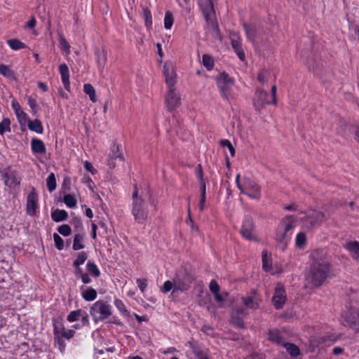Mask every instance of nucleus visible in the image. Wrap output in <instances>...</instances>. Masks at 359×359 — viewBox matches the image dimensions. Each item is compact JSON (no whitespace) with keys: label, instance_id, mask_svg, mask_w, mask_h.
<instances>
[{"label":"nucleus","instance_id":"1","mask_svg":"<svg viewBox=\"0 0 359 359\" xmlns=\"http://www.w3.org/2000/svg\"><path fill=\"white\" fill-rule=\"evenodd\" d=\"M311 258V263L306 276V284L308 287H319L330 276V262L324 252L318 250L312 252Z\"/></svg>","mask_w":359,"mask_h":359},{"label":"nucleus","instance_id":"2","mask_svg":"<svg viewBox=\"0 0 359 359\" xmlns=\"http://www.w3.org/2000/svg\"><path fill=\"white\" fill-rule=\"evenodd\" d=\"M215 1V0H197V4L206 22L207 27L211 28L217 34H219Z\"/></svg>","mask_w":359,"mask_h":359},{"label":"nucleus","instance_id":"3","mask_svg":"<svg viewBox=\"0 0 359 359\" xmlns=\"http://www.w3.org/2000/svg\"><path fill=\"white\" fill-rule=\"evenodd\" d=\"M297 219V217L292 215L282 219L276 231L275 238L278 243L287 244L290 240Z\"/></svg>","mask_w":359,"mask_h":359},{"label":"nucleus","instance_id":"4","mask_svg":"<svg viewBox=\"0 0 359 359\" xmlns=\"http://www.w3.org/2000/svg\"><path fill=\"white\" fill-rule=\"evenodd\" d=\"M132 198V215L134 216L135 222L139 224H143L148 217V210L145 202L142 197L138 196V191L137 189L133 191Z\"/></svg>","mask_w":359,"mask_h":359},{"label":"nucleus","instance_id":"5","mask_svg":"<svg viewBox=\"0 0 359 359\" xmlns=\"http://www.w3.org/2000/svg\"><path fill=\"white\" fill-rule=\"evenodd\" d=\"M216 83L222 99L229 102L233 99V79L225 72H222L216 78Z\"/></svg>","mask_w":359,"mask_h":359},{"label":"nucleus","instance_id":"6","mask_svg":"<svg viewBox=\"0 0 359 359\" xmlns=\"http://www.w3.org/2000/svg\"><path fill=\"white\" fill-rule=\"evenodd\" d=\"M90 314L95 322L104 320L111 315V306L103 301H97L90 307Z\"/></svg>","mask_w":359,"mask_h":359},{"label":"nucleus","instance_id":"7","mask_svg":"<svg viewBox=\"0 0 359 359\" xmlns=\"http://www.w3.org/2000/svg\"><path fill=\"white\" fill-rule=\"evenodd\" d=\"M325 219L323 212L311 210L305 213V216L300 218L302 227L306 229H312L319 226Z\"/></svg>","mask_w":359,"mask_h":359},{"label":"nucleus","instance_id":"8","mask_svg":"<svg viewBox=\"0 0 359 359\" xmlns=\"http://www.w3.org/2000/svg\"><path fill=\"white\" fill-rule=\"evenodd\" d=\"M341 318L349 327L359 325V305L351 306L342 313Z\"/></svg>","mask_w":359,"mask_h":359},{"label":"nucleus","instance_id":"9","mask_svg":"<svg viewBox=\"0 0 359 359\" xmlns=\"http://www.w3.org/2000/svg\"><path fill=\"white\" fill-rule=\"evenodd\" d=\"M244 186L245 194L250 198L259 201L261 198V187L253 180L245 177Z\"/></svg>","mask_w":359,"mask_h":359},{"label":"nucleus","instance_id":"10","mask_svg":"<svg viewBox=\"0 0 359 359\" xmlns=\"http://www.w3.org/2000/svg\"><path fill=\"white\" fill-rule=\"evenodd\" d=\"M120 145L114 143L111 147L107 158V165L111 169L116 168L117 162H123L124 158L120 151Z\"/></svg>","mask_w":359,"mask_h":359},{"label":"nucleus","instance_id":"11","mask_svg":"<svg viewBox=\"0 0 359 359\" xmlns=\"http://www.w3.org/2000/svg\"><path fill=\"white\" fill-rule=\"evenodd\" d=\"M165 103L169 111H172L180 106V95L176 92L174 87L168 88V92L165 97Z\"/></svg>","mask_w":359,"mask_h":359},{"label":"nucleus","instance_id":"12","mask_svg":"<svg viewBox=\"0 0 359 359\" xmlns=\"http://www.w3.org/2000/svg\"><path fill=\"white\" fill-rule=\"evenodd\" d=\"M53 332L58 343H60L62 338L70 339L75 334L73 330H66L62 323L54 324Z\"/></svg>","mask_w":359,"mask_h":359},{"label":"nucleus","instance_id":"13","mask_svg":"<svg viewBox=\"0 0 359 359\" xmlns=\"http://www.w3.org/2000/svg\"><path fill=\"white\" fill-rule=\"evenodd\" d=\"M242 301L247 309L256 310L259 309L262 299L256 292L253 291L243 297Z\"/></svg>","mask_w":359,"mask_h":359},{"label":"nucleus","instance_id":"14","mask_svg":"<svg viewBox=\"0 0 359 359\" xmlns=\"http://www.w3.org/2000/svg\"><path fill=\"white\" fill-rule=\"evenodd\" d=\"M287 299L285 290L283 286L278 285L272 299L273 304L276 309H282Z\"/></svg>","mask_w":359,"mask_h":359},{"label":"nucleus","instance_id":"15","mask_svg":"<svg viewBox=\"0 0 359 359\" xmlns=\"http://www.w3.org/2000/svg\"><path fill=\"white\" fill-rule=\"evenodd\" d=\"M268 93L263 90H257L255 92L253 99V106L256 110L260 111L266 104H269L268 100Z\"/></svg>","mask_w":359,"mask_h":359},{"label":"nucleus","instance_id":"16","mask_svg":"<svg viewBox=\"0 0 359 359\" xmlns=\"http://www.w3.org/2000/svg\"><path fill=\"white\" fill-rule=\"evenodd\" d=\"M38 208V196L36 193L35 189L32 188L31 192L27 197L26 212L27 214L33 216L34 215Z\"/></svg>","mask_w":359,"mask_h":359},{"label":"nucleus","instance_id":"17","mask_svg":"<svg viewBox=\"0 0 359 359\" xmlns=\"http://www.w3.org/2000/svg\"><path fill=\"white\" fill-rule=\"evenodd\" d=\"M163 73L165 77V82L168 88L174 87L176 82V73L174 65L171 63H165L163 66Z\"/></svg>","mask_w":359,"mask_h":359},{"label":"nucleus","instance_id":"18","mask_svg":"<svg viewBox=\"0 0 359 359\" xmlns=\"http://www.w3.org/2000/svg\"><path fill=\"white\" fill-rule=\"evenodd\" d=\"M254 230L253 221L250 218H246L242 225L241 233L242 236L248 241H256L252 232Z\"/></svg>","mask_w":359,"mask_h":359},{"label":"nucleus","instance_id":"19","mask_svg":"<svg viewBox=\"0 0 359 359\" xmlns=\"http://www.w3.org/2000/svg\"><path fill=\"white\" fill-rule=\"evenodd\" d=\"M231 43L239 59L244 61L245 58V53L242 47L241 37L237 34L233 33L231 35Z\"/></svg>","mask_w":359,"mask_h":359},{"label":"nucleus","instance_id":"20","mask_svg":"<svg viewBox=\"0 0 359 359\" xmlns=\"http://www.w3.org/2000/svg\"><path fill=\"white\" fill-rule=\"evenodd\" d=\"M59 72L61 75V79L62 82L64 85L65 88L69 91L71 86H70V81H69V67L66 64H61L59 66Z\"/></svg>","mask_w":359,"mask_h":359},{"label":"nucleus","instance_id":"21","mask_svg":"<svg viewBox=\"0 0 359 359\" xmlns=\"http://www.w3.org/2000/svg\"><path fill=\"white\" fill-rule=\"evenodd\" d=\"M11 106L20 124H25L27 121V115L22 110L19 103L16 100H13Z\"/></svg>","mask_w":359,"mask_h":359},{"label":"nucleus","instance_id":"22","mask_svg":"<svg viewBox=\"0 0 359 359\" xmlns=\"http://www.w3.org/2000/svg\"><path fill=\"white\" fill-rule=\"evenodd\" d=\"M243 28L248 40L252 43H254L259 33L258 27L255 25L243 23Z\"/></svg>","mask_w":359,"mask_h":359},{"label":"nucleus","instance_id":"23","mask_svg":"<svg viewBox=\"0 0 359 359\" xmlns=\"http://www.w3.org/2000/svg\"><path fill=\"white\" fill-rule=\"evenodd\" d=\"M345 248L349 252L351 257L356 262H359V242L349 241L345 245Z\"/></svg>","mask_w":359,"mask_h":359},{"label":"nucleus","instance_id":"24","mask_svg":"<svg viewBox=\"0 0 359 359\" xmlns=\"http://www.w3.org/2000/svg\"><path fill=\"white\" fill-rule=\"evenodd\" d=\"M4 177L5 184L10 188H15L20 183V179L13 172H6Z\"/></svg>","mask_w":359,"mask_h":359},{"label":"nucleus","instance_id":"25","mask_svg":"<svg viewBox=\"0 0 359 359\" xmlns=\"http://www.w3.org/2000/svg\"><path fill=\"white\" fill-rule=\"evenodd\" d=\"M191 281L190 279L187 280H175V287L172 290L173 294H177L179 292H184L188 290L191 287Z\"/></svg>","mask_w":359,"mask_h":359},{"label":"nucleus","instance_id":"26","mask_svg":"<svg viewBox=\"0 0 359 359\" xmlns=\"http://www.w3.org/2000/svg\"><path fill=\"white\" fill-rule=\"evenodd\" d=\"M31 149L33 154H43L46 151L44 143L37 138L31 140Z\"/></svg>","mask_w":359,"mask_h":359},{"label":"nucleus","instance_id":"27","mask_svg":"<svg viewBox=\"0 0 359 359\" xmlns=\"http://www.w3.org/2000/svg\"><path fill=\"white\" fill-rule=\"evenodd\" d=\"M268 339L273 343L280 346H283L285 343L283 339L280 332L277 330H270L269 332Z\"/></svg>","mask_w":359,"mask_h":359},{"label":"nucleus","instance_id":"28","mask_svg":"<svg viewBox=\"0 0 359 359\" xmlns=\"http://www.w3.org/2000/svg\"><path fill=\"white\" fill-rule=\"evenodd\" d=\"M67 217L68 214L65 210L56 209L51 212V218L55 222L65 221Z\"/></svg>","mask_w":359,"mask_h":359},{"label":"nucleus","instance_id":"29","mask_svg":"<svg viewBox=\"0 0 359 359\" xmlns=\"http://www.w3.org/2000/svg\"><path fill=\"white\" fill-rule=\"evenodd\" d=\"M142 16L144 20L146 28L149 30L152 27V15L150 10L147 7H143Z\"/></svg>","mask_w":359,"mask_h":359},{"label":"nucleus","instance_id":"30","mask_svg":"<svg viewBox=\"0 0 359 359\" xmlns=\"http://www.w3.org/2000/svg\"><path fill=\"white\" fill-rule=\"evenodd\" d=\"M27 122L28 128L30 130L34 131L38 134H41L43 133V126L39 119H35L34 121L27 119Z\"/></svg>","mask_w":359,"mask_h":359},{"label":"nucleus","instance_id":"31","mask_svg":"<svg viewBox=\"0 0 359 359\" xmlns=\"http://www.w3.org/2000/svg\"><path fill=\"white\" fill-rule=\"evenodd\" d=\"M114 305L116 307V309L119 311V312L123 317H125L126 318H128L130 317V313L126 309V307L122 300L116 299L114 300Z\"/></svg>","mask_w":359,"mask_h":359},{"label":"nucleus","instance_id":"32","mask_svg":"<svg viewBox=\"0 0 359 359\" xmlns=\"http://www.w3.org/2000/svg\"><path fill=\"white\" fill-rule=\"evenodd\" d=\"M84 238V233H76L74 237L72 248L74 250L77 251L84 248L83 243Z\"/></svg>","mask_w":359,"mask_h":359},{"label":"nucleus","instance_id":"33","mask_svg":"<svg viewBox=\"0 0 359 359\" xmlns=\"http://www.w3.org/2000/svg\"><path fill=\"white\" fill-rule=\"evenodd\" d=\"M0 74L10 80L15 79L14 72L6 65H0Z\"/></svg>","mask_w":359,"mask_h":359},{"label":"nucleus","instance_id":"34","mask_svg":"<svg viewBox=\"0 0 359 359\" xmlns=\"http://www.w3.org/2000/svg\"><path fill=\"white\" fill-rule=\"evenodd\" d=\"M84 93L89 96L90 100L93 102H97L96 93L94 87L90 83H86L83 86Z\"/></svg>","mask_w":359,"mask_h":359},{"label":"nucleus","instance_id":"35","mask_svg":"<svg viewBox=\"0 0 359 359\" xmlns=\"http://www.w3.org/2000/svg\"><path fill=\"white\" fill-rule=\"evenodd\" d=\"M97 295V294L96 290L92 287L87 289L81 293L82 297L87 302H92L95 300Z\"/></svg>","mask_w":359,"mask_h":359},{"label":"nucleus","instance_id":"36","mask_svg":"<svg viewBox=\"0 0 359 359\" xmlns=\"http://www.w3.org/2000/svg\"><path fill=\"white\" fill-rule=\"evenodd\" d=\"M86 269L90 274H91L93 277L97 278L100 276V271L97 266V265L90 261H88L86 264Z\"/></svg>","mask_w":359,"mask_h":359},{"label":"nucleus","instance_id":"37","mask_svg":"<svg viewBox=\"0 0 359 359\" xmlns=\"http://www.w3.org/2000/svg\"><path fill=\"white\" fill-rule=\"evenodd\" d=\"M292 357H296L299 355L300 351L297 346L291 343H285L283 345Z\"/></svg>","mask_w":359,"mask_h":359},{"label":"nucleus","instance_id":"38","mask_svg":"<svg viewBox=\"0 0 359 359\" xmlns=\"http://www.w3.org/2000/svg\"><path fill=\"white\" fill-rule=\"evenodd\" d=\"M7 43L8 46L14 50L22 49L26 47V45L24 43L16 39L8 40Z\"/></svg>","mask_w":359,"mask_h":359},{"label":"nucleus","instance_id":"39","mask_svg":"<svg viewBox=\"0 0 359 359\" xmlns=\"http://www.w3.org/2000/svg\"><path fill=\"white\" fill-rule=\"evenodd\" d=\"M306 243V236L303 232L299 233L295 238V245L297 248L302 249Z\"/></svg>","mask_w":359,"mask_h":359},{"label":"nucleus","instance_id":"40","mask_svg":"<svg viewBox=\"0 0 359 359\" xmlns=\"http://www.w3.org/2000/svg\"><path fill=\"white\" fill-rule=\"evenodd\" d=\"M203 65L208 71L212 70L215 66V62L212 57L207 54L203 55Z\"/></svg>","mask_w":359,"mask_h":359},{"label":"nucleus","instance_id":"41","mask_svg":"<svg viewBox=\"0 0 359 359\" xmlns=\"http://www.w3.org/2000/svg\"><path fill=\"white\" fill-rule=\"evenodd\" d=\"M59 42L61 49L65 52L67 55L70 54V46L62 34H59Z\"/></svg>","mask_w":359,"mask_h":359},{"label":"nucleus","instance_id":"42","mask_svg":"<svg viewBox=\"0 0 359 359\" xmlns=\"http://www.w3.org/2000/svg\"><path fill=\"white\" fill-rule=\"evenodd\" d=\"M88 258L87 253L85 252H79L76 255V259L73 262V266H81L84 264Z\"/></svg>","mask_w":359,"mask_h":359},{"label":"nucleus","instance_id":"43","mask_svg":"<svg viewBox=\"0 0 359 359\" xmlns=\"http://www.w3.org/2000/svg\"><path fill=\"white\" fill-rule=\"evenodd\" d=\"M82 314H83V311L81 309L72 311L67 316V320L69 323H73V322L77 321L80 319Z\"/></svg>","mask_w":359,"mask_h":359},{"label":"nucleus","instance_id":"44","mask_svg":"<svg viewBox=\"0 0 359 359\" xmlns=\"http://www.w3.org/2000/svg\"><path fill=\"white\" fill-rule=\"evenodd\" d=\"M46 184L50 192L56 189V180L54 173H50L46 179Z\"/></svg>","mask_w":359,"mask_h":359},{"label":"nucleus","instance_id":"45","mask_svg":"<svg viewBox=\"0 0 359 359\" xmlns=\"http://www.w3.org/2000/svg\"><path fill=\"white\" fill-rule=\"evenodd\" d=\"M262 267L264 271H270L272 269L271 263L267 257V252H262Z\"/></svg>","mask_w":359,"mask_h":359},{"label":"nucleus","instance_id":"46","mask_svg":"<svg viewBox=\"0 0 359 359\" xmlns=\"http://www.w3.org/2000/svg\"><path fill=\"white\" fill-rule=\"evenodd\" d=\"M10 124L8 118H4L0 122V135H3L4 133L11 131Z\"/></svg>","mask_w":359,"mask_h":359},{"label":"nucleus","instance_id":"47","mask_svg":"<svg viewBox=\"0 0 359 359\" xmlns=\"http://www.w3.org/2000/svg\"><path fill=\"white\" fill-rule=\"evenodd\" d=\"M64 203L70 208H73L76 205V200L74 196L71 194H67L64 197Z\"/></svg>","mask_w":359,"mask_h":359},{"label":"nucleus","instance_id":"48","mask_svg":"<svg viewBox=\"0 0 359 359\" xmlns=\"http://www.w3.org/2000/svg\"><path fill=\"white\" fill-rule=\"evenodd\" d=\"M173 25V17L170 12L168 11L165 13L164 18V27L166 29H171Z\"/></svg>","mask_w":359,"mask_h":359},{"label":"nucleus","instance_id":"49","mask_svg":"<svg viewBox=\"0 0 359 359\" xmlns=\"http://www.w3.org/2000/svg\"><path fill=\"white\" fill-rule=\"evenodd\" d=\"M53 239L56 248L59 250H62L64 248L63 239L56 233L53 234Z\"/></svg>","mask_w":359,"mask_h":359},{"label":"nucleus","instance_id":"50","mask_svg":"<svg viewBox=\"0 0 359 359\" xmlns=\"http://www.w3.org/2000/svg\"><path fill=\"white\" fill-rule=\"evenodd\" d=\"M220 144L222 147H226L227 149H229V151L231 156H235L236 150L233 148L232 144L231 143V142L229 140H222L220 142Z\"/></svg>","mask_w":359,"mask_h":359},{"label":"nucleus","instance_id":"51","mask_svg":"<svg viewBox=\"0 0 359 359\" xmlns=\"http://www.w3.org/2000/svg\"><path fill=\"white\" fill-rule=\"evenodd\" d=\"M58 232L64 236H68L71 233V228L68 224H62L57 229Z\"/></svg>","mask_w":359,"mask_h":359},{"label":"nucleus","instance_id":"52","mask_svg":"<svg viewBox=\"0 0 359 359\" xmlns=\"http://www.w3.org/2000/svg\"><path fill=\"white\" fill-rule=\"evenodd\" d=\"M175 287V282L172 283L170 280H166L164 283L163 287H161V290L163 293H167L170 292V290H173Z\"/></svg>","mask_w":359,"mask_h":359},{"label":"nucleus","instance_id":"53","mask_svg":"<svg viewBox=\"0 0 359 359\" xmlns=\"http://www.w3.org/2000/svg\"><path fill=\"white\" fill-rule=\"evenodd\" d=\"M107 56L104 53H98L97 55V65L99 69H103L106 64Z\"/></svg>","mask_w":359,"mask_h":359},{"label":"nucleus","instance_id":"54","mask_svg":"<svg viewBox=\"0 0 359 359\" xmlns=\"http://www.w3.org/2000/svg\"><path fill=\"white\" fill-rule=\"evenodd\" d=\"M231 323L237 327H243L244 325L242 319L236 316L234 312L232 313Z\"/></svg>","mask_w":359,"mask_h":359},{"label":"nucleus","instance_id":"55","mask_svg":"<svg viewBox=\"0 0 359 359\" xmlns=\"http://www.w3.org/2000/svg\"><path fill=\"white\" fill-rule=\"evenodd\" d=\"M136 283L137 284L138 287L141 290V292L142 293L144 292V291H145V290H146V288L147 287V279L138 278V279H137Z\"/></svg>","mask_w":359,"mask_h":359},{"label":"nucleus","instance_id":"56","mask_svg":"<svg viewBox=\"0 0 359 359\" xmlns=\"http://www.w3.org/2000/svg\"><path fill=\"white\" fill-rule=\"evenodd\" d=\"M210 290L215 294L218 293L220 290V287L215 280H212L210 283Z\"/></svg>","mask_w":359,"mask_h":359},{"label":"nucleus","instance_id":"57","mask_svg":"<svg viewBox=\"0 0 359 359\" xmlns=\"http://www.w3.org/2000/svg\"><path fill=\"white\" fill-rule=\"evenodd\" d=\"M27 104L31 108L32 112L36 113L38 107L36 100L32 97H29L27 100Z\"/></svg>","mask_w":359,"mask_h":359},{"label":"nucleus","instance_id":"58","mask_svg":"<svg viewBox=\"0 0 359 359\" xmlns=\"http://www.w3.org/2000/svg\"><path fill=\"white\" fill-rule=\"evenodd\" d=\"M240 177H241V175L240 174H237V175L236 177V186H237L238 189L241 191V194H245V186H244V184L242 185L240 183Z\"/></svg>","mask_w":359,"mask_h":359},{"label":"nucleus","instance_id":"59","mask_svg":"<svg viewBox=\"0 0 359 359\" xmlns=\"http://www.w3.org/2000/svg\"><path fill=\"white\" fill-rule=\"evenodd\" d=\"M227 293H218L215 294V299L218 303H222L227 296Z\"/></svg>","mask_w":359,"mask_h":359},{"label":"nucleus","instance_id":"60","mask_svg":"<svg viewBox=\"0 0 359 359\" xmlns=\"http://www.w3.org/2000/svg\"><path fill=\"white\" fill-rule=\"evenodd\" d=\"M276 93H277V88H276V86L275 85H273L271 87V96H272V102H271V103L273 105H276L277 104Z\"/></svg>","mask_w":359,"mask_h":359},{"label":"nucleus","instance_id":"61","mask_svg":"<svg viewBox=\"0 0 359 359\" xmlns=\"http://www.w3.org/2000/svg\"><path fill=\"white\" fill-rule=\"evenodd\" d=\"M84 168L86 170L90 172L93 175L97 172L96 169H95L92 163L88 161H86L84 163Z\"/></svg>","mask_w":359,"mask_h":359},{"label":"nucleus","instance_id":"62","mask_svg":"<svg viewBox=\"0 0 359 359\" xmlns=\"http://www.w3.org/2000/svg\"><path fill=\"white\" fill-rule=\"evenodd\" d=\"M74 275L77 279H79L85 273L83 271L81 266H74Z\"/></svg>","mask_w":359,"mask_h":359},{"label":"nucleus","instance_id":"63","mask_svg":"<svg viewBox=\"0 0 359 359\" xmlns=\"http://www.w3.org/2000/svg\"><path fill=\"white\" fill-rule=\"evenodd\" d=\"M194 355V359H208L207 354L201 351H195Z\"/></svg>","mask_w":359,"mask_h":359},{"label":"nucleus","instance_id":"64","mask_svg":"<svg viewBox=\"0 0 359 359\" xmlns=\"http://www.w3.org/2000/svg\"><path fill=\"white\" fill-rule=\"evenodd\" d=\"M266 73L264 71L260 72L257 75V79L261 83H264L266 81Z\"/></svg>","mask_w":359,"mask_h":359}]
</instances>
